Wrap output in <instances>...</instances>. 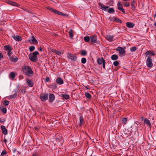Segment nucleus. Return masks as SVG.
Listing matches in <instances>:
<instances>
[{"instance_id": "7", "label": "nucleus", "mask_w": 156, "mask_h": 156, "mask_svg": "<svg viewBox=\"0 0 156 156\" xmlns=\"http://www.w3.org/2000/svg\"><path fill=\"white\" fill-rule=\"evenodd\" d=\"M67 57L68 58L71 60L72 62L75 61L77 58V57L73 55V54L68 53L67 54Z\"/></svg>"}, {"instance_id": "46", "label": "nucleus", "mask_w": 156, "mask_h": 156, "mask_svg": "<svg viewBox=\"0 0 156 156\" xmlns=\"http://www.w3.org/2000/svg\"><path fill=\"white\" fill-rule=\"evenodd\" d=\"M124 5L126 7H128L129 6V4L127 2H126L124 4Z\"/></svg>"}, {"instance_id": "55", "label": "nucleus", "mask_w": 156, "mask_h": 156, "mask_svg": "<svg viewBox=\"0 0 156 156\" xmlns=\"http://www.w3.org/2000/svg\"><path fill=\"white\" fill-rule=\"evenodd\" d=\"M3 57V56L2 53H0V58Z\"/></svg>"}, {"instance_id": "31", "label": "nucleus", "mask_w": 156, "mask_h": 156, "mask_svg": "<svg viewBox=\"0 0 156 156\" xmlns=\"http://www.w3.org/2000/svg\"><path fill=\"white\" fill-rule=\"evenodd\" d=\"M62 97L63 98H65L66 100L69 99V96L68 95L66 94L62 95Z\"/></svg>"}, {"instance_id": "34", "label": "nucleus", "mask_w": 156, "mask_h": 156, "mask_svg": "<svg viewBox=\"0 0 156 156\" xmlns=\"http://www.w3.org/2000/svg\"><path fill=\"white\" fill-rule=\"evenodd\" d=\"M52 12H54L55 14H58V15H59L60 12V11H58V10H55V9H53V10L52 11Z\"/></svg>"}, {"instance_id": "19", "label": "nucleus", "mask_w": 156, "mask_h": 156, "mask_svg": "<svg viewBox=\"0 0 156 156\" xmlns=\"http://www.w3.org/2000/svg\"><path fill=\"white\" fill-rule=\"evenodd\" d=\"M144 123L147 125L149 127H150L151 126L150 121L147 119L145 118L144 119Z\"/></svg>"}, {"instance_id": "61", "label": "nucleus", "mask_w": 156, "mask_h": 156, "mask_svg": "<svg viewBox=\"0 0 156 156\" xmlns=\"http://www.w3.org/2000/svg\"><path fill=\"white\" fill-rule=\"evenodd\" d=\"M86 88H87V89H88V88H87V87H86Z\"/></svg>"}, {"instance_id": "48", "label": "nucleus", "mask_w": 156, "mask_h": 156, "mask_svg": "<svg viewBox=\"0 0 156 156\" xmlns=\"http://www.w3.org/2000/svg\"><path fill=\"white\" fill-rule=\"evenodd\" d=\"M55 52L58 55H60L61 54V53L60 52L58 51V50H56Z\"/></svg>"}, {"instance_id": "37", "label": "nucleus", "mask_w": 156, "mask_h": 156, "mask_svg": "<svg viewBox=\"0 0 156 156\" xmlns=\"http://www.w3.org/2000/svg\"><path fill=\"white\" fill-rule=\"evenodd\" d=\"M86 59L85 58H83L81 59V62L83 64H85L86 62Z\"/></svg>"}, {"instance_id": "23", "label": "nucleus", "mask_w": 156, "mask_h": 156, "mask_svg": "<svg viewBox=\"0 0 156 156\" xmlns=\"http://www.w3.org/2000/svg\"><path fill=\"white\" fill-rule=\"evenodd\" d=\"M4 47L5 48V50L7 51L12 50V48L9 45H5L4 46Z\"/></svg>"}, {"instance_id": "54", "label": "nucleus", "mask_w": 156, "mask_h": 156, "mask_svg": "<svg viewBox=\"0 0 156 156\" xmlns=\"http://www.w3.org/2000/svg\"><path fill=\"white\" fill-rule=\"evenodd\" d=\"M39 49L42 52V51L43 48L41 47H40Z\"/></svg>"}, {"instance_id": "62", "label": "nucleus", "mask_w": 156, "mask_h": 156, "mask_svg": "<svg viewBox=\"0 0 156 156\" xmlns=\"http://www.w3.org/2000/svg\"><path fill=\"white\" fill-rule=\"evenodd\" d=\"M86 88H87V89H88V88H87V87H86Z\"/></svg>"}, {"instance_id": "5", "label": "nucleus", "mask_w": 156, "mask_h": 156, "mask_svg": "<svg viewBox=\"0 0 156 156\" xmlns=\"http://www.w3.org/2000/svg\"><path fill=\"white\" fill-rule=\"evenodd\" d=\"M125 48L124 49L123 48L119 47L116 49V50L119 51V55L120 56L122 57L124 56L126 54V51L125 50Z\"/></svg>"}, {"instance_id": "45", "label": "nucleus", "mask_w": 156, "mask_h": 156, "mask_svg": "<svg viewBox=\"0 0 156 156\" xmlns=\"http://www.w3.org/2000/svg\"><path fill=\"white\" fill-rule=\"evenodd\" d=\"M105 61L104 59H103V62L102 63L103 64V68L105 69Z\"/></svg>"}, {"instance_id": "63", "label": "nucleus", "mask_w": 156, "mask_h": 156, "mask_svg": "<svg viewBox=\"0 0 156 156\" xmlns=\"http://www.w3.org/2000/svg\"><path fill=\"white\" fill-rule=\"evenodd\" d=\"M0 122H1V121L0 120Z\"/></svg>"}, {"instance_id": "43", "label": "nucleus", "mask_w": 156, "mask_h": 156, "mask_svg": "<svg viewBox=\"0 0 156 156\" xmlns=\"http://www.w3.org/2000/svg\"><path fill=\"white\" fill-rule=\"evenodd\" d=\"M127 119L126 118H124L122 119V122L124 123L125 124H126V122L127 121Z\"/></svg>"}, {"instance_id": "40", "label": "nucleus", "mask_w": 156, "mask_h": 156, "mask_svg": "<svg viewBox=\"0 0 156 156\" xmlns=\"http://www.w3.org/2000/svg\"><path fill=\"white\" fill-rule=\"evenodd\" d=\"M119 62L118 61H115L113 62V65L115 66H118L119 65Z\"/></svg>"}, {"instance_id": "16", "label": "nucleus", "mask_w": 156, "mask_h": 156, "mask_svg": "<svg viewBox=\"0 0 156 156\" xmlns=\"http://www.w3.org/2000/svg\"><path fill=\"white\" fill-rule=\"evenodd\" d=\"M56 82L59 85H61L64 83L63 80L60 77L56 79Z\"/></svg>"}, {"instance_id": "11", "label": "nucleus", "mask_w": 156, "mask_h": 156, "mask_svg": "<svg viewBox=\"0 0 156 156\" xmlns=\"http://www.w3.org/2000/svg\"><path fill=\"white\" fill-rule=\"evenodd\" d=\"M114 36L110 35H108L106 36V39L110 42H112L114 41Z\"/></svg>"}, {"instance_id": "25", "label": "nucleus", "mask_w": 156, "mask_h": 156, "mask_svg": "<svg viewBox=\"0 0 156 156\" xmlns=\"http://www.w3.org/2000/svg\"><path fill=\"white\" fill-rule=\"evenodd\" d=\"M17 96V94H16V93L15 94H13V95H10L9 96V99H13L14 98H16V97Z\"/></svg>"}, {"instance_id": "26", "label": "nucleus", "mask_w": 156, "mask_h": 156, "mask_svg": "<svg viewBox=\"0 0 156 156\" xmlns=\"http://www.w3.org/2000/svg\"><path fill=\"white\" fill-rule=\"evenodd\" d=\"M69 36L70 38H73V30L72 29H70L69 32Z\"/></svg>"}, {"instance_id": "24", "label": "nucleus", "mask_w": 156, "mask_h": 156, "mask_svg": "<svg viewBox=\"0 0 156 156\" xmlns=\"http://www.w3.org/2000/svg\"><path fill=\"white\" fill-rule=\"evenodd\" d=\"M1 110L4 113L6 112L7 109L6 108L3 106H1L0 107Z\"/></svg>"}, {"instance_id": "21", "label": "nucleus", "mask_w": 156, "mask_h": 156, "mask_svg": "<svg viewBox=\"0 0 156 156\" xmlns=\"http://www.w3.org/2000/svg\"><path fill=\"white\" fill-rule=\"evenodd\" d=\"M15 76L16 75L15 73L13 72H12L9 74V76L12 79V80H13L15 77Z\"/></svg>"}, {"instance_id": "28", "label": "nucleus", "mask_w": 156, "mask_h": 156, "mask_svg": "<svg viewBox=\"0 0 156 156\" xmlns=\"http://www.w3.org/2000/svg\"><path fill=\"white\" fill-rule=\"evenodd\" d=\"M80 125H82L84 122V119L83 116H81L80 117Z\"/></svg>"}, {"instance_id": "60", "label": "nucleus", "mask_w": 156, "mask_h": 156, "mask_svg": "<svg viewBox=\"0 0 156 156\" xmlns=\"http://www.w3.org/2000/svg\"><path fill=\"white\" fill-rule=\"evenodd\" d=\"M141 118V119H142V120H143V119H144L143 117H142Z\"/></svg>"}, {"instance_id": "33", "label": "nucleus", "mask_w": 156, "mask_h": 156, "mask_svg": "<svg viewBox=\"0 0 156 156\" xmlns=\"http://www.w3.org/2000/svg\"><path fill=\"white\" fill-rule=\"evenodd\" d=\"M87 52L85 50H82L81 51V54L82 56H84L86 55Z\"/></svg>"}, {"instance_id": "36", "label": "nucleus", "mask_w": 156, "mask_h": 156, "mask_svg": "<svg viewBox=\"0 0 156 156\" xmlns=\"http://www.w3.org/2000/svg\"><path fill=\"white\" fill-rule=\"evenodd\" d=\"M137 48H136L135 47H131L130 49V50L132 52L135 51L136 50Z\"/></svg>"}, {"instance_id": "42", "label": "nucleus", "mask_w": 156, "mask_h": 156, "mask_svg": "<svg viewBox=\"0 0 156 156\" xmlns=\"http://www.w3.org/2000/svg\"><path fill=\"white\" fill-rule=\"evenodd\" d=\"M51 86H52V88L54 89H56L57 88V85L56 84H53Z\"/></svg>"}, {"instance_id": "56", "label": "nucleus", "mask_w": 156, "mask_h": 156, "mask_svg": "<svg viewBox=\"0 0 156 156\" xmlns=\"http://www.w3.org/2000/svg\"><path fill=\"white\" fill-rule=\"evenodd\" d=\"M131 2H133L134 4L136 5V3L134 1H133Z\"/></svg>"}, {"instance_id": "13", "label": "nucleus", "mask_w": 156, "mask_h": 156, "mask_svg": "<svg viewBox=\"0 0 156 156\" xmlns=\"http://www.w3.org/2000/svg\"><path fill=\"white\" fill-rule=\"evenodd\" d=\"M55 98L54 95L52 94H50L49 95V101L50 102H52L55 99Z\"/></svg>"}, {"instance_id": "38", "label": "nucleus", "mask_w": 156, "mask_h": 156, "mask_svg": "<svg viewBox=\"0 0 156 156\" xmlns=\"http://www.w3.org/2000/svg\"><path fill=\"white\" fill-rule=\"evenodd\" d=\"M7 154V152L5 151H3L1 153L0 156H3Z\"/></svg>"}, {"instance_id": "10", "label": "nucleus", "mask_w": 156, "mask_h": 156, "mask_svg": "<svg viewBox=\"0 0 156 156\" xmlns=\"http://www.w3.org/2000/svg\"><path fill=\"white\" fill-rule=\"evenodd\" d=\"M90 40L91 43H97V37L95 35H93L90 37Z\"/></svg>"}, {"instance_id": "50", "label": "nucleus", "mask_w": 156, "mask_h": 156, "mask_svg": "<svg viewBox=\"0 0 156 156\" xmlns=\"http://www.w3.org/2000/svg\"><path fill=\"white\" fill-rule=\"evenodd\" d=\"M46 8H47L48 9V10H50V11H51V12H52V10H53V9H52V8H50V7H46Z\"/></svg>"}, {"instance_id": "32", "label": "nucleus", "mask_w": 156, "mask_h": 156, "mask_svg": "<svg viewBox=\"0 0 156 156\" xmlns=\"http://www.w3.org/2000/svg\"><path fill=\"white\" fill-rule=\"evenodd\" d=\"M85 96L88 99H90L91 97L90 94L89 93L86 92L85 93Z\"/></svg>"}, {"instance_id": "41", "label": "nucleus", "mask_w": 156, "mask_h": 156, "mask_svg": "<svg viewBox=\"0 0 156 156\" xmlns=\"http://www.w3.org/2000/svg\"><path fill=\"white\" fill-rule=\"evenodd\" d=\"M59 15L62 16H68V15L66 14H65V13H62V12H60Z\"/></svg>"}, {"instance_id": "8", "label": "nucleus", "mask_w": 156, "mask_h": 156, "mask_svg": "<svg viewBox=\"0 0 156 156\" xmlns=\"http://www.w3.org/2000/svg\"><path fill=\"white\" fill-rule=\"evenodd\" d=\"M28 41L31 44H37L38 43L37 41L34 36H32L31 38L28 40Z\"/></svg>"}, {"instance_id": "35", "label": "nucleus", "mask_w": 156, "mask_h": 156, "mask_svg": "<svg viewBox=\"0 0 156 156\" xmlns=\"http://www.w3.org/2000/svg\"><path fill=\"white\" fill-rule=\"evenodd\" d=\"M35 48V47L33 46H31L30 47L29 49L30 51H32L34 50Z\"/></svg>"}, {"instance_id": "9", "label": "nucleus", "mask_w": 156, "mask_h": 156, "mask_svg": "<svg viewBox=\"0 0 156 156\" xmlns=\"http://www.w3.org/2000/svg\"><path fill=\"white\" fill-rule=\"evenodd\" d=\"M117 5H118V9L121 11L122 12H123V13H125V11L123 8V6L122 4L119 2L117 4Z\"/></svg>"}, {"instance_id": "29", "label": "nucleus", "mask_w": 156, "mask_h": 156, "mask_svg": "<svg viewBox=\"0 0 156 156\" xmlns=\"http://www.w3.org/2000/svg\"><path fill=\"white\" fill-rule=\"evenodd\" d=\"M84 40L87 42H88L90 40V37L89 36H86L84 38Z\"/></svg>"}, {"instance_id": "49", "label": "nucleus", "mask_w": 156, "mask_h": 156, "mask_svg": "<svg viewBox=\"0 0 156 156\" xmlns=\"http://www.w3.org/2000/svg\"><path fill=\"white\" fill-rule=\"evenodd\" d=\"M23 10L24 11H25L26 12H29V13H30V11L29 10H28L27 9H26L25 8H23Z\"/></svg>"}, {"instance_id": "6", "label": "nucleus", "mask_w": 156, "mask_h": 156, "mask_svg": "<svg viewBox=\"0 0 156 156\" xmlns=\"http://www.w3.org/2000/svg\"><path fill=\"white\" fill-rule=\"evenodd\" d=\"M48 98V93H42L40 94V98L43 101H47Z\"/></svg>"}, {"instance_id": "22", "label": "nucleus", "mask_w": 156, "mask_h": 156, "mask_svg": "<svg viewBox=\"0 0 156 156\" xmlns=\"http://www.w3.org/2000/svg\"><path fill=\"white\" fill-rule=\"evenodd\" d=\"M111 58L113 60H115L118 59V56L116 55H113L111 56Z\"/></svg>"}, {"instance_id": "20", "label": "nucleus", "mask_w": 156, "mask_h": 156, "mask_svg": "<svg viewBox=\"0 0 156 156\" xmlns=\"http://www.w3.org/2000/svg\"><path fill=\"white\" fill-rule=\"evenodd\" d=\"M8 3L10 5H11L13 6H16L17 7H18L19 6V5L17 3L12 1H9Z\"/></svg>"}, {"instance_id": "14", "label": "nucleus", "mask_w": 156, "mask_h": 156, "mask_svg": "<svg viewBox=\"0 0 156 156\" xmlns=\"http://www.w3.org/2000/svg\"><path fill=\"white\" fill-rule=\"evenodd\" d=\"M10 60L12 62H17L18 60V58L15 56H11L10 57Z\"/></svg>"}, {"instance_id": "3", "label": "nucleus", "mask_w": 156, "mask_h": 156, "mask_svg": "<svg viewBox=\"0 0 156 156\" xmlns=\"http://www.w3.org/2000/svg\"><path fill=\"white\" fill-rule=\"evenodd\" d=\"M39 54L37 51L34 52L32 53H30L29 55L30 59L33 62H36L37 60V55Z\"/></svg>"}, {"instance_id": "12", "label": "nucleus", "mask_w": 156, "mask_h": 156, "mask_svg": "<svg viewBox=\"0 0 156 156\" xmlns=\"http://www.w3.org/2000/svg\"><path fill=\"white\" fill-rule=\"evenodd\" d=\"M1 128L2 131V133L5 135H6L8 133L7 130L6 129L5 127L4 126H1Z\"/></svg>"}, {"instance_id": "58", "label": "nucleus", "mask_w": 156, "mask_h": 156, "mask_svg": "<svg viewBox=\"0 0 156 156\" xmlns=\"http://www.w3.org/2000/svg\"><path fill=\"white\" fill-rule=\"evenodd\" d=\"M6 141H7V140H6L5 139V140H4V142H6Z\"/></svg>"}, {"instance_id": "53", "label": "nucleus", "mask_w": 156, "mask_h": 156, "mask_svg": "<svg viewBox=\"0 0 156 156\" xmlns=\"http://www.w3.org/2000/svg\"><path fill=\"white\" fill-rule=\"evenodd\" d=\"M49 79L48 77L46 78V81L47 82H48L49 81Z\"/></svg>"}, {"instance_id": "27", "label": "nucleus", "mask_w": 156, "mask_h": 156, "mask_svg": "<svg viewBox=\"0 0 156 156\" xmlns=\"http://www.w3.org/2000/svg\"><path fill=\"white\" fill-rule=\"evenodd\" d=\"M103 59H104L103 58H101V59L100 58H98L97 59V62L99 65L101 64L103 62Z\"/></svg>"}, {"instance_id": "18", "label": "nucleus", "mask_w": 156, "mask_h": 156, "mask_svg": "<svg viewBox=\"0 0 156 156\" xmlns=\"http://www.w3.org/2000/svg\"><path fill=\"white\" fill-rule=\"evenodd\" d=\"M12 37L15 40L17 41H21L22 40L21 37L19 36H14Z\"/></svg>"}, {"instance_id": "39", "label": "nucleus", "mask_w": 156, "mask_h": 156, "mask_svg": "<svg viewBox=\"0 0 156 156\" xmlns=\"http://www.w3.org/2000/svg\"><path fill=\"white\" fill-rule=\"evenodd\" d=\"M115 20L116 21L119 23H122V21L121 20H120L117 18H115Z\"/></svg>"}, {"instance_id": "44", "label": "nucleus", "mask_w": 156, "mask_h": 156, "mask_svg": "<svg viewBox=\"0 0 156 156\" xmlns=\"http://www.w3.org/2000/svg\"><path fill=\"white\" fill-rule=\"evenodd\" d=\"M9 101H8L5 100L4 101V104L6 106L8 105H9Z\"/></svg>"}, {"instance_id": "59", "label": "nucleus", "mask_w": 156, "mask_h": 156, "mask_svg": "<svg viewBox=\"0 0 156 156\" xmlns=\"http://www.w3.org/2000/svg\"><path fill=\"white\" fill-rule=\"evenodd\" d=\"M156 16V14H155L154 16V17H155Z\"/></svg>"}, {"instance_id": "51", "label": "nucleus", "mask_w": 156, "mask_h": 156, "mask_svg": "<svg viewBox=\"0 0 156 156\" xmlns=\"http://www.w3.org/2000/svg\"><path fill=\"white\" fill-rule=\"evenodd\" d=\"M26 91V90L24 89H22L21 90V92L23 93H24Z\"/></svg>"}, {"instance_id": "17", "label": "nucleus", "mask_w": 156, "mask_h": 156, "mask_svg": "<svg viewBox=\"0 0 156 156\" xmlns=\"http://www.w3.org/2000/svg\"><path fill=\"white\" fill-rule=\"evenodd\" d=\"M126 24L127 27L129 28H133L134 26V24L131 22H127Z\"/></svg>"}, {"instance_id": "57", "label": "nucleus", "mask_w": 156, "mask_h": 156, "mask_svg": "<svg viewBox=\"0 0 156 156\" xmlns=\"http://www.w3.org/2000/svg\"><path fill=\"white\" fill-rule=\"evenodd\" d=\"M154 25L155 26V27H156V22H155L154 23Z\"/></svg>"}, {"instance_id": "2", "label": "nucleus", "mask_w": 156, "mask_h": 156, "mask_svg": "<svg viewBox=\"0 0 156 156\" xmlns=\"http://www.w3.org/2000/svg\"><path fill=\"white\" fill-rule=\"evenodd\" d=\"M99 6L101 9L105 11H108V12L109 13H111L115 12L113 8H110L108 10L107 9L109 8V7L108 6H104L103 4L101 3L99 4Z\"/></svg>"}, {"instance_id": "1", "label": "nucleus", "mask_w": 156, "mask_h": 156, "mask_svg": "<svg viewBox=\"0 0 156 156\" xmlns=\"http://www.w3.org/2000/svg\"><path fill=\"white\" fill-rule=\"evenodd\" d=\"M155 55V54L153 52L151 51H147L145 54L146 57L148 56L146 60V64L147 66L149 68H151L153 66L152 60L151 57Z\"/></svg>"}, {"instance_id": "30", "label": "nucleus", "mask_w": 156, "mask_h": 156, "mask_svg": "<svg viewBox=\"0 0 156 156\" xmlns=\"http://www.w3.org/2000/svg\"><path fill=\"white\" fill-rule=\"evenodd\" d=\"M130 5L131 6V9H132V10H135L136 8V6L135 4H134L133 2H131Z\"/></svg>"}, {"instance_id": "15", "label": "nucleus", "mask_w": 156, "mask_h": 156, "mask_svg": "<svg viewBox=\"0 0 156 156\" xmlns=\"http://www.w3.org/2000/svg\"><path fill=\"white\" fill-rule=\"evenodd\" d=\"M26 82L29 87H32L34 85V83L32 81L29 79L26 80Z\"/></svg>"}, {"instance_id": "52", "label": "nucleus", "mask_w": 156, "mask_h": 156, "mask_svg": "<svg viewBox=\"0 0 156 156\" xmlns=\"http://www.w3.org/2000/svg\"><path fill=\"white\" fill-rule=\"evenodd\" d=\"M32 156H39V155L38 154L34 153L33 154Z\"/></svg>"}, {"instance_id": "47", "label": "nucleus", "mask_w": 156, "mask_h": 156, "mask_svg": "<svg viewBox=\"0 0 156 156\" xmlns=\"http://www.w3.org/2000/svg\"><path fill=\"white\" fill-rule=\"evenodd\" d=\"M11 51H8V52H7L8 55V56H10L12 54V52Z\"/></svg>"}, {"instance_id": "4", "label": "nucleus", "mask_w": 156, "mask_h": 156, "mask_svg": "<svg viewBox=\"0 0 156 156\" xmlns=\"http://www.w3.org/2000/svg\"><path fill=\"white\" fill-rule=\"evenodd\" d=\"M23 71L27 76H29L30 75L34 73L31 68L28 66H25L24 67Z\"/></svg>"}]
</instances>
